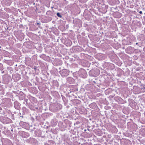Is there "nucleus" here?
<instances>
[{
	"label": "nucleus",
	"instance_id": "1",
	"mask_svg": "<svg viewBox=\"0 0 145 145\" xmlns=\"http://www.w3.org/2000/svg\"><path fill=\"white\" fill-rule=\"evenodd\" d=\"M78 74L80 77L85 78L87 76V74L86 71L83 69H81L78 71Z\"/></svg>",
	"mask_w": 145,
	"mask_h": 145
},
{
	"label": "nucleus",
	"instance_id": "2",
	"mask_svg": "<svg viewBox=\"0 0 145 145\" xmlns=\"http://www.w3.org/2000/svg\"><path fill=\"white\" fill-rule=\"evenodd\" d=\"M60 73L63 77L67 76L69 73V71L66 69H62L60 71Z\"/></svg>",
	"mask_w": 145,
	"mask_h": 145
},
{
	"label": "nucleus",
	"instance_id": "3",
	"mask_svg": "<svg viewBox=\"0 0 145 145\" xmlns=\"http://www.w3.org/2000/svg\"><path fill=\"white\" fill-rule=\"evenodd\" d=\"M95 70H92L89 71V74L91 76H96L98 75V74L95 73Z\"/></svg>",
	"mask_w": 145,
	"mask_h": 145
},
{
	"label": "nucleus",
	"instance_id": "4",
	"mask_svg": "<svg viewBox=\"0 0 145 145\" xmlns=\"http://www.w3.org/2000/svg\"><path fill=\"white\" fill-rule=\"evenodd\" d=\"M67 81L69 83H72L74 82V79L71 77H68L67 78Z\"/></svg>",
	"mask_w": 145,
	"mask_h": 145
},
{
	"label": "nucleus",
	"instance_id": "5",
	"mask_svg": "<svg viewBox=\"0 0 145 145\" xmlns=\"http://www.w3.org/2000/svg\"><path fill=\"white\" fill-rule=\"evenodd\" d=\"M57 16L60 18L62 17V16L60 14V13L59 12H58L57 13Z\"/></svg>",
	"mask_w": 145,
	"mask_h": 145
},
{
	"label": "nucleus",
	"instance_id": "6",
	"mask_svg": "<svg viewBox=\"0 0 145 145\" xmlns=\"http://www.w3.org/2000/svg\"><path fill=\"white\" fill-rule=\"evenodd\" d=\"M28 99H25V100H24V101L25 102H26L27 103V101H28Z\"/></svg>",
	"mask_w": 145,
	"mask_h": 145
},
{
	"label": "nucleus",
	"instance_id": "7",
	"mask_svg": "<svg viewBox=\"0 0 145 145\" xmlns=\"http://www.w3.org/2000/svg\"><path fill=\"white\" fill-rule=\"evenodd\" d=\"M57 124V123L56 122H55L54 123L53 125V126H55Z\"/></svg>",
	"mask_w": 145,
	"mask_h": 145
},
{
	"label": "nucleus",
	"instance_id": "8",
	"mask_svg": "<svg viewBox=\"0 0 145 145\" xmlns=\"http://www.w3.org/2000/svg\"><path fill=\"white\" fill-rule=\"evenodd\" d=\"M139 13L140 14H142V11H139Z\"/></svg>",
	"mask_w": 145,
	"mask_h": 145
},
{
	"label": "nucleus",
	"instance_id": "9",
	"mask_svg": "<svg viewBox=\"0 0 145 145\" xmlns=\"http://www.w3.org/2000/svg\"><path fill=\"white\" fill-rule=\"evenodd\" d=\"M55 106H56V107H57V106H58V104H55Z\"/></svg>",
	"mask_w": 145,
	"mask_h": 145
},
{
	"label": "nucleus",
	"instance_id": "10",
	"mask_svg": "<svg viewBox=\"0 0 145 145\" xmlns=\"http://www.w3.org/2000/svg\"><path fill=\"white\" fill-rule=\"evenodd\" d=\"M58 109V108H56V109H55V110L56 111V110H57Z\"/></svg>",
	"mask_w": 145,
	"mask_h": 145
},
{
	"label": "nucleus",
	"instance_id": "11",
	"mask_svg": "<svg viewBox=\"0 0 145 145\" xmlns=\"http://www.w3.org/2000/svg\"><path fill=\"white\" fill-rule=\"evenodd\" d=\"M136 44H137V45H138V43L137 42V43H136Z\"/></svg>",
	"mask_w": 145,
	"mask_h": 145
}]
</instances>
